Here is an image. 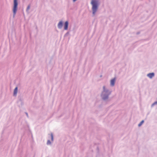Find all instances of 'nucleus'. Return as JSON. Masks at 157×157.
<instances>
[{"instance_id": "11", "label": "nucleus", "mask_w": 157, "mask_h": 157, "mask_svg": "<svg viewBox=\"0 0 157 157\" xmlns=\"http://www.w3.org/2000/svg\"><path fill=\"white\" fill-rule=\"evenodd\" d=\"M51 139H52V140H53V134L52 133H51Z\"/></svg>"}, {"instance_id": "12", "label": "nucleus", "mask_w": 157, "mask_h": 157, "mask_svg": "<svg viewBox=\"0 0 157 157\" xmlns=\"http://www.w3.org/2000/svg\"><path fill=\"white\" fill-rule=\"evenodd\" d=\"M105 87L104 86H103V93L105 91Z\"/></svg>"}, {"instance_id": "6", "label": "nucleus", "mask_w": 157, "mask_h": 157, "mask_svg": "<svg viewBox=\"0 0 157 157\" xmlns=\"http://www.w3.org/2000/svg\"><path fill=\"white\" fill-rule=\"evenodd\" d=\"M63 25V22L62 21H60L58 24V28L61 29L62 28Z\"/></svg>"}, {"instance_id": "3", "label": "nucleus", "mask_w": 157, "mask_h": 157, "mask_svg": "<svg viewBox=\"0 0 157 157\" xmlns=\"http://www.w3.org/2000/svg\"><path fill=\"white\" fill-rule=\"evenodd\" d=\"M68 22L67 21H66L65 22L64 24V29L65 30H66L67 29L68 27Z\"/></svg>"}, {"instance_id": "7", "label": "nucleus", "mask_w": 157, "mask_h": 157, "mask_svg": "<svg viewBox=\"0 0 157 157\" xmlns=\"http://www.w3.org/2000/svg\"><path fill=\"white\" fill-rule=\"evenodd\" d=\"M17 92V87H16L15 89L14 90V95H16Z\"/></svg>"}, {"instance_id": "5", "label": "nucleus", "mask_w": 157, "mask_h": 157, "mask_svg": "<svg viewBox=\"0 0 157 157\" xmlns=\"http://www.w3.org/2000/svg\"><path fill=\"white\" fill-rule=\"evenodd\" d=\"M115 78L112 79L110 81L111 85L112 86H113L115 84Z\"/></svg>"}, {"instance_id": "8", "label": "nucleus", "mask_w": 157, "mask_h": 157, "mask_svg": "<svg viewBox=\"0 0 157 157\" xmlns=\"http://www.w3.org/2000/svg\"><path fill=\"white\" fill-rule=\"evenodd\" d=\"M144 122V120H142L139 124H138V126H141V125Z\"/></svg>"}, {"instance_id": "16", "label": "nucleus", "mask_w": 157, "mask_h": 157, "mask_svg": "<svg viewBox=\"0 0 157 157\" xmlns=\"http://www.w3.org/2000/svg\"><path fill=\"white\" fill-rule=\"evenodd\" d=\"M26 115L27 116H28V114L27 113H26Z\"/></svg>"}, {"instance_id": "1", "label": "nucleus", "mask_w": 157, "mask_h": 157, "mask_svg": "<svg viewBox=\"0 0 157 157\" xmlns=\"http://www.w3.org/2000/svg\"><path fill=\"white\" fill-rule=\"evenodd\" d=\"M91 4L92 5L93 13L94 15L98 9V1L96 0H92L91 2Z\"/></svg>"}, {"instance_id": "4", "label": "nucleus", "mask_w": 157, "mask_h": 157, "mask_svg": "<svg viewBox=\"0 0 157 157\" xmlns=\"http://www.w3.org/2000/svg\"><path fill=\"white\" fill-rule=\"evenodd\" d=\"M147 76L149 78H151L154 76V74L153 73H150L148 74Z\"/></svg>"}, {"instance_id": "15", "label": "nucleus", "mask_w": 157, "mask_h": 157, "mask_svg": "<svg viewBox=\"0 0 157 157\" xmlns=\"http://www.w3.org/2000/svg\"><path fill=\"white\" fill-rule=\"evenodd\" d=\"M76 0H73V1L74 2H75Z\"/></svg>"}, {"instance_id": "10", "label": "nucleus", "mask_w": 157, "mask_h": 157, "mask_svg": "<svg viewBox=\"0 0 157 157\" xmlns=\"http://www.w3.org/2000/svg\"><path fill=\"white\" fill-rule=\"evenodd\" d=\"M51 144V142L49 140H48L47 142V144L48 145L50 144Z\"/></svg>"}, {"instance_id": "13", "label": "nucleus", "mask_w": 157, "mask_h": 157, "mask_svg": "<svg viewBox=\"0 0 157 157\" xmlns=\"http://www.w3.org/2000/svg\"><path fill=\"white\" fill-rule=\"evenodd\" d=\"M107 98H108V96H107L106 97H103V98L104 99H105Z\"/></svg>"}, {"instance_id": "2", "label": "nucleus", "mask_w": 157, "mask_h": 157, "mask_svg": "<svg viewBox=\"0 0 157 157\" xmlns=\"http://www.w3.org/2000/svg\"><path fill=\"white\" fill-rule=\"evenodd\" d=\"M18 3L17 0H14L13 1V16L15 15L17 11V6Z\"/></svg>"}, {"instance_id": "14", "label": "nucleus", "mask_w": 157, "mask_h": 157, "mask_svg": "<svg viewBox=\"0 0 157 157\" xmlns=\"http://www.w3.org/2000/svg\"><path fill=\"white\" fill-rule=\"evenodd\" d=\"M30 6H28V7H27V10H29V9H30Z\"/></svg>"}, {"instance_id": "9", "label": "nucleus", "mask_w": 157, "mask_h": 157, "mask_svg": "<svg viewBox=\"0 0 157 157\" xmlns=\"http://www.w3.org/2000/svg\"><path fill=\"white\" fill-rule=\"evenodd\" d=\"M157 104V101H155V102H154L153 104H152V105H151V106H154L155 105H156V104Z\"/></svg>"}]
</instances>
